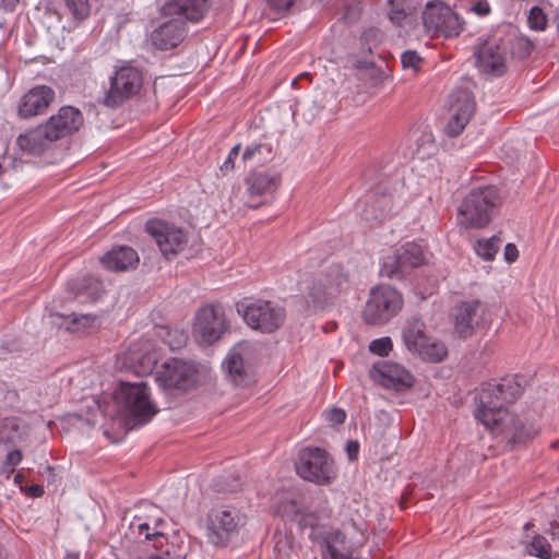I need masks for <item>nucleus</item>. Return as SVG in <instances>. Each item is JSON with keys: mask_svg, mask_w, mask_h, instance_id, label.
Returning a JSON list of instances; mask_svg holds the SVG:
<instances>
[{"mask_svg": "<svg viewBox=\"0 0 559 559\" xmlns=\"http://www.w3.org/2000/svg\"><path fill=\"white\" fill-rule=\"evenodd\" d=\"M404 0H389L391 12L390 19L393 22L400 23L406 16V11L403 8Z\"/></svg>", "mask_w": 559, "mask_h": 559, "instance_id": "58836bf2", "label": "nucleus"}, {"mask_svg": "<svg viewBox=\"0 0 559 559\" xmlns=\"http://www.w3.org/2000/svg\"><path fill=\"white\" fill-rule=\"evenodd\" d=\"M504 259L508 263L514 262L519 257V250L515 245L507 243L503 252Z\"/></svg>", "mask_w": 559, "mask_h": 559, "instance_id": "49530a36", "label": "nucleus"}, {"mask_svg": "<svg viewBox=\"0 0 559 559\" xmlns=\"http://www.w3.org/2000/svg\"><path fill=\"white\" fill-rule=\"evenodd\" d=\"M231 382L237 386H247L253 382V376L245 366L243 359L236 348L231 349L223 362Z\"/></svg>", "mask_w": 559, "mask_h": 559, "instance_id": "bb28decb", "label": "nucleus"}, {"mask_svg": "<svg viewBox=\"0 0 559 559\" xmlns=\"http://www.w3.org/2000/svg\"><path fill=\"white\" fill-rule=\"evenodd\" d=\"M392 348V340L388 336L376 338L369 344L370 352L379 356H388Z\"/></svg>", "mask_w": 559, "mask_h": 559, "instance_id": "f704fd0d", "label": "nucleus"}, {"mask_svg": "<svg viewBox=\"0 0 559 559\" xmlns=\"http://www.w3.org/2000/svg\"><path fill=\"white\" fill-rule=\"evenodd\" d=\"M273 155V147L270 143H252L243 151L242 159L260 165L271 160Z\"/></svg>", "mask_w": 559, "mask_h": 559, "instance_id": "c756f323", "label": "nucleus"}, {"mask_svg": "<svg viewBox=\"0 0 559 559\" xmlns=\"http://www.w3.org/2000/svg\"><path fill=\"white\" fill-rule=\"evenodd\" d=\"M530 525H531V523H530V522H528V523H526V524L524 525V528H525V530H527V528L530 527Z\"/></svg>", "mask_w": 559, "mask_h": 559, "instance_id": "5fc2aeb1", "label": "nucleus"}, {"mask_svg": "<svg viewBox=\"0 0 559 559\" xmlns=\"http://www.w3.org/2000/svg\"><path fill=\"white\" fill-rule=\"evenodd\" d=\"M475 102L471 91L457 88L449 96V111L451 118L447 124L450 136L459 135L474 114Z\"/></svg>", "mask_w": 559, "mask_h": 559, "instance_id": "f3484780", "label": "nucleus"}, {"mask_svg": "<svg viewBox=\"0 0 559 559\" xmlns=\"http://www.w3.org/2000/svg\"><path fill=\"white\" fill-rule=\"evenodd\" d=\"M71 323L73 325V329H79V328H87L90 325H92L96 319L95 316H92V314H78V313H72L71 314Z\"/></svg>", "mask_w": 559, "mask_h": 559, "instance_id": "ea45409f", "label": "nucleus"}, {"mask_svg": "<svg viewBox=\"0 0 559 559\" xmlns=\"http://www.w3.org/2000/svg\"><path fill=\"white\" fill-rule=\"evenodd\" d=\"M28 491L34 497H41L44 495V488L40 485H32Z\"/></svg>", "mask_w": 559, "mask_h": 559, "instance_id": "09e8293b", "label": "nucleus"}, {"mask_svg": "<svg viewBox=\"0 0 559 559\" xmlns=\"http://www.w3.org/2000/svg\"><path fill=\"white\" fill-rule=\"evenodd\" d=\"M156 380L165 389L186 392L197 383V368L193 364L177 358L166 361L157 373Z\"/></svg>", "mask_w": 559, "mask_h": 559, "instance_id": "dca6fc26", "label": "nucleus"}, {"mask_svg": "<svg viewBox=\"0 0 559 559\" xmlns=\"http://www.w3.org/2000/svg\"><path fill=\"white\" fill-rule=\"evenodd\" d=\"M325 419L333 425H340L345 421L346 413L344 409L335 407L325 412Z\"/></svg>", "mask_w": 559, "mask_h": 559, "instance_id": "79ce46f5", "label": "nucleus"}, {"mask_svg": "<svg viewBox=\"0 0 559 559\" xmlns=\"http://www.w3.org/2000/svg\"><path fill=\"white\" fill-rule=\"evenodd\" d=\"M325 558L330 559H350V555L346 550L338 549L334 544L328 543L323 552Z\"/></svg>", "mask_w": 559, "mask_h": 559, "instance_id": "a19ab883", "label": "nucleus"}, {"mask_svg": "<svg viewBox=\"0 0 559 559\" xmlns=\"http://www.w3.org/2000/svg\"><path fill=\"white\" fill-rule=\"evenodd\" d=\"M348 284V276L338 265H333L328 275L326 283L313 282L309 288V297L314 307L322 305L328 296L343 290Z\"/></svg>", "mask_w": 559, "mask_h": 559, "instance_id": "4be33fe9", "label": "nucleus"}, {"mask_svg": "<svg viewBox=\"0 0 559 559\" xmlns=\"http://www.w3.org/2000/svg\"><path fill=\"white\" fill-rule=\"evenodd\" d=\"M135 559H183V557L171 555L168 550L162 551L158 548L148 555H138Z\"/></svg>", "mask_w": 559, "mask_h": 559, "instance_id": "37998d69", "label": "nucleus"}, {"mask_svg": "<svg viewBox=\"0 0 559 559\" xmlns=\"http://www.w3.org/2000/svg\"><path fill=\"white\" fill-rule=\"evenodd\" d=\"M23 476L21 474H16L14 477L15 483H20L22 480Z\"/></svg>", "mask_w": 559, "mask_h": 559, "instance_id": "864d4df0", "label": "nucleus"}, {"mask_svg": "<svg viewBox=\"0 0 559 559\" xmlns=\"http://www.w3.org/2000/svg\"><path fill=\"white\" fill-rule=\"evenodd\" d=\"M425 262L426 254L423 247L415 242H407L396 249L393 254L384 258L380 274L388 278L400 280Z\"/></svg>", "mask_w": 559, "mask_h": 559, "instance_id": "f8f14e48", "label": "nucleus"}, {"mask_svg": "<svg viewBox=\"0 0 559 559\" xmlns=\"http://www.w3.org/2000/svg\"><path fill=\"white\" fill-rule=\"evenodd\" d=\"M247 518L235 508L219 509L209 515L206 537L216 547H225L245 526Z\"/></svg>", "mask_w": 559, "mask_h": 559, "instance_id": "9b49d317", "label": "nucleus"}, {"mask_svg": "<svg viewBox=\"0 0 559 559\" xmlns=\"http://www.w3.org/2000/svg\"><path fill=\"white\" fill-rule=\"evenodd\" d=\"M248 193L262 195L275 190L277 178L266 173H254L247 178Z\"/></svg>", "mask_w": 559, "mask_h": 559, "instance_id": "c85d7f7f", "label": "nucleus"}, {"mask_svg": "<svg viewBox=\"0 0 559 559\" xmlns=\"http://www.w3.org/2000/svg\"><path fill=\"white\" fill-rule=\"evenodd\" d=\"M401 62L404 69L417 71L423 63V58L417 53V51L407 50L402 53Z\"/></svg>", "mask_w": 559, "mask_h": 559, "instance_id": "c9c22d12", "label": "nucleus"}, {"mask_svg": "<svg viewBox=\"0 0 559 559\" xmlns=\"http://www.w3.org/2000/svg\"><path fill=\"white\" fill-rule=\"evenodd\" d=\"M143 83L141 71L130 64L119 67L109 78V87L105 91L102 104L108 108H118L134 97Z\"/></svg>", "mask_w": 559, "mask_h": 559, "instance_id": "423d86ee", "label": "nucleus"}, {"mask_svg": "<svg viewBox=\"0 0 559 559\" xmlns=\"http://www.w3.org/2000/svg\"><path fill=\"white\" fill-rule=\"evenodd\" d=\"M240 152V144H236L228 153L227 158L221 166V170L228 171L234 168V160L237 158Z\"/></svg>", "mask_w": 559, "mask_h": 559, "instance_id": "c03bdc74", "label": "nucleus"}, {"mask_svg": "<svg viewBox=\"0 0 559 559\" xmlns=\"http://www.w3.org/2000/svg\"><path fill=\"white\" fill-rule=\"evenodd\" d=\"M26 435V426L19 417H5L0 421V440L14 443Z\"/></svg>", "mask_w": 559, "mask_h": 559, "instance_id": "cd10ccee", "label": "nucleus"}, {"mask_svg": "<svg viewBox=\"0 0 559 559\" xmlns=\"http://www.w3.org/2000/svg\"><path fill=\"white\" fill-rule=\"evenodd\" d=\"M83 114L73 106H62L57 114L52 115L45 126L49 130L52 139L58 141L76 131L83 126Z\"/></svg>", "mask_w": 559, "mask_h": 559, "instance_id": "aec40b11", "label": "nucleus"}, {"mask_svg": "<svg viewBox=\"0 0 559 559\" xmlns=\"http://www.w3.org/2000/svg\"><path fill=\"white\" fill-rule=\"evenodd\" d=\"M5 558H7L5 550L0 546V559H5Z\"/></svg>", "mask_w": 559, "mask_h": 559, "instance_id": "603ef678", "label": "nucleus"}, {"mask_svg": "<svg viewBox=\"0 0 559 559\" xmlns=\"http://www.w3.org/2000/svg\"><path fill=\"white\" fill-rule=\"evenodd\" d=\"M425 31L431 37L453 38L464 29L463 19L443 2H428L421 14Z\"/></svg>", "mask_w": 559, "mask_h": 559, "instance_id": "0eeeda50", "label": "nucleus"}, {"mask_svg": "<svg viewBox=\"0 0 559 559\" xmlns=\"http://www.w3.org/2000/svg\"><path fill=\"white\" fill-rule=\"evenodd\" d=\"M403 307L402 295L392 286L379 285L370 290L364 310V320L368 324H384L394 318Z\"/></svg>", "mask_w": 559, "mask_h": 559, "instance_id": "6e6552de", "label": "nucleus"}, {"mask_svg": "<svg viewBox=\"0 0 559 559\" xmlns=\"http://www.w3.org/2000/svg\"><path fill=\"white\" fill-rule=\"evenodd\" d=\"M527 23L533 31H544L547 26V17L539 7H533L527 16Z\"/></svg>", "mask_w": 559, "mask_h": 559, "instance_id": "72a5a7b5", "label": "nucleus"}, {"mask_svg": "<svg viewBox=\"0 0 559 559\" xmlns=\"http://www.w3.org/2000/svg\"><path fill=\"white\" fill-rule=\"evenodd\" d=\"M22 459L23 454L17 449L8 452L2 467L8 477L15 471V467L21 463Z\"/></svg>", "mask_w": 559, "mask_h": 559, "instance_id": "4c0bfd02", "label": "nucleus"}, {"mask_svg": "<svg viewBox=\"0 0 559 559\" xmlns=\"http://www.w3.org/2000/svg\"><path fill=\"white\" fill-rule=\"evenodd\" d=\"M227 331L226 318L219 306L206 305L195 314L193 333L198 342L211 345Z\"/></svg>", "mask_w": 559, "mask_h": 559, "instance_id": "4468645a", "label": "nucleus"}, {"mask_svg": "<svg viewBox=\"0 0 559 559\" xmlns=\"http://www.w3.org/2000/svg\"><path fill=\"white\" fill-rule=\"evenodd\" d=\"M549 532L554 538L559 539V523L557 521L550 523Z\"/></svg>", "mask_w": 559, "mask_h": 559, "instance_id": "8fccbe9b", "label": "nucleus"}, {"mask_svg": "<svg viewBox=\"0 0 559 559\" xmlns=\"http://www.w3.org/2000/svg\"><path fill=\"white\" fill-rule=\"evenodd\" d=\"M209 9L207 0H173L163 7L168 21L156 27L150 36L151 44L159 50L178 46L186 37V21L199 22Z\"/></svg>", "mask_w": 559, "mask_h": 559, "instance_id": "f03ea898", "label": "nucleus"}, {"mask_svg": "<svg viewBox=\"0 0 559 559\" xmlns=\"http://www.w3.org/2000/svg\"><path fill=\"white\" fill-rule=\"evenodd\" d=\"M478 69L496 76L502 75L506 71L504 50L493 40H486L475 52Z\"/></svg>", "mask_w": 559, "mask_h": 559, "instance_id": "5701e85b", "label": "nucleus"}, {"mask_svg": "<svg viewBox=\"0 0 559 559\" xmlns=\"http://www.w3.org/2000/svg\"><path fill=\"white\" fill-rule=\"evenodd\" d=\"M294 2L295 0H267L270 7L278 12L288 10Z\"/></svg>", "mask_w": 559, "mask_h": 559, "instance_id": "a18cd8bd", "label": "nucleus"}, {"mask_svg": "<svg viewBox=\"0 0 559 559\" xmlns=\"http://www.w3.org/2000/svg\"><path fill=\"white\" fill-rule=\"evenodd\" d=\"M114 399L128 423L133 426L147 424L158 412L143 381H121L115 390Z\"/></svg>", "mask_w": 559, "mask_h": 559, "instance_id": "20e7f679", "label": "nucleus"}, {"mask_svg": "<svg viewBox=\"0 0 559 559\" xmlns=\"http://www.w3.org/2000/svg\"><path fill=\"white\" fill-rule=\"evenodd\" d=\"M403 342L407 349L423 359L439 362L448 355L447 346L427 335L426 324L419 319H411L403 329Z\"/></svg>", "mask_w": 559, "mask_h": 559, "instance_id": "1a4fd4ad", "label": "nucleus"}, {"mask_svg": "<svg viewBox=\"0 0 559 559\" xmlns=\"http://www.w3.org/2000/svg\"><path fill=\"white\" fill-rule=\"evenodd\" d=\"M145 230L154 238L160 252L167 259L178 254L187 243L186 233L163 219L153 218L147 221Z\"/></svg>", "mask_w": 559, "mask_h": 559, "instance_id": "2eb2a0df", "label": "nucleus"}, {"mask_svg": "<svg viewBox=\"0 0 559 559\" xmlns=\"http://www.w3.org/2000/svg\"><path fill=\"white\" fill-rule=\"evenodd\" d=\"M140 261L138 252L129 246H117L102 258V263L109 271L126 272L134 269Z\"/></svg>", "mask_w": 559, "mask_h": 559, "instance_id": "393cba45", "label": "nucleus"}, {"mask_svg": "<svg viewBox=\"0 0 559 559\" xmlns=\"http://www.w3.org/2000/svg\"><path fill=\"white\" fill-rule=\"evenodd\" d=\"M166 521L160 516H147L143 519L141 516H134L132 522L130 523V531L132 534H138L139 537L143 536V540L138 543V549L144 550L146 540H153L154 548H162L163 545L167 542L165 536L164 527L166 526Z\"/></svg>", "mask_w": 559, "mask_h": 559, "instance_id": "412c9836", "label": "nucleus"}, {"mask_svg": "<svg viewBox=\"0 0 559 559\" xmlns=\"http://www.w3.org/2000/svg\"><path fill=\"white\" fill-rule=\"evenodd\" d=\"M71 14L78 20H84L91 12L90 0H63Z\"/></svg>", "mask_w": 559, "mask_h": 559, "instance_id": "473e14b6", "label": "nucleus"}, {"mask_svg": "<svg viewBox=\"0 0 559 559\" xmlns=\"http://www.w3.org/2000/svg\"><path fill=\"white\" fill-rule=\"evenodd\" d=\"M295 468L302 479L320 486L331 484L337 475L334 460L325 450L318 447L301 449Z\"/></svg>", "mask_w": 559, "mask_h": 559, "instance_id": "39448f33", "label": "nucleus"}, {"mask_svg": "<svg viewBox=\"0 0 559 559\" xmlns=\"http://www.w3.org/2000/svg\"><path fill=\"white\" fill-rule=\"evenodd\" d=\"M525 550L528 555L540 559H549L551 557V546L547 538L542 535H535L532 540L526 544Z\"/></svg>", "mask_w": 559, "mask_h": 559, "instance_id": "2f4dec72", "label": "nucleus"}, {"mask_svg": "<svg viewBox=\"0 0 559 559\" xmlns=\"http://www.w3.org/2000/svg\"><path fill=\"white\" fill-rule=\"evenodd\" d=\"M249 206L255 209L258 207V204H249Z\"/></svg>", "mask_w": 559, "mask_h": 559, "instance_id": "6e6d98bb", "label": "nucleus"}, {"mask_svg": "<svg viewBox=\"0 0 559 559\" xmlns=\"http://www.w3.org/2000/svg\"><path fill=\"white\" fill-rule=\"evenodd\" d=\"M522 395V386L514 379L485 384L479 394L475 418L493 433H504L512 443H525L539 433V427L527 418H519L506 408Z\"/></svg>", "mask_w": 559, "mask_h": 559, "instance_id": "f257e3e1", "label": "nucleus"}, {"mask_svg": "<svg viewBox=\"0 0 559 559\" xmlns=\"http://www.w3.org/2000/svg\"><path fill=\"white\" fill-rule=\"evenodd\" d=\"M56 142L52 139L49 130L41 123L34 129L20 134L16 139V144L22 152L28 155H40L47 151L51 143Z\"/></svg>", "mask_w": 559, "mask_h": 559, "instance_id": "b1692460", "label": "nucleus"}, {"mask_svg": "<svg viewBox=\"0 0 559 559\" xmlns=\"http://www.w3.org/2000/svg\"><path fill=\"white\" fill-rule=\"evenodd\" d=\"M372 377L382 386L397 392L409 389L414 383V378L408 370L391 361L376 364L372 368Z\"/></svg>", "mask_w": 559, "mask_h": 559, "instance_id": "6ab92c4d", "label": "nucleus"}, {"mask_svg": "<svg viewBox=\"0 0 559 559\" xmlns=\"http://www.w3.org/2000/svg\"><path fill=\"white\" fill-rule=\"evenodd\" d=\"M56 93L47 85H36L24 94L17 105L20 118L28 119L43 115L55 100Z\"/></svg>", "mask_w": 559, "mask_h": 559, "instance_id": "a211bd4d", "label": "nucleus"}, {"mask_svg": "<svg viewBox=\"0 0 559 559\" xmlns=\"http://www.w3.org/2000/svg\"><path fill=\"white\" fill-rule=\"evenodd\" d=\"M501 200L493 186L472 189L457 209V221L466 228H483L497 214Z\"/></svg>", "mask_w": 559, "mask_h": 559, "instance_id": "7ed1b4c3", "label": "nucleus"}, {"mask_svg": "<svg viewBox=\"0 0 559 559\" xmlns=\"http://www.w3.org/2000/svg\"><path fill=\"white\" fill-rule=\"evenodd\" d=\"M502 241L498 236H492L487 239H478L474 246L475 252L478 257L486 261L493 260Z\"/></svg>", "mask_w": 559, "mask_h": 559, "instance_id": "7c9ffc66", "label": "nucleus"}, {"mask_svg": "<svg viewBox=\"0 0 559 559\" xmlns=\"http://www.w3.org/2000/svg\"><path fill=\"white\" fill-rule=\"evenodd\" d=\"M64 559H80V555L78 552H68Z\"/></svg>", "mask_w": 559, "mask_h": 559, "instance_id": "3c124183", "label": "nucleus"}, {"mask_svg": "<svg viewBox=\"0 0 559 559\" xmlns=\"http://www.w3.org/2000/svg\"><path fill=\"white\" fill-rule=\"evenodd\" d=\"M481 304L479 300L463 301L455 309L454 328L455 332L465 337L469 335L478 319V312Z\"/></svg>", "mask_w": 559, "mask_h": 559, "instance_id": "a878e982", "label": "nucleus"}, {"mask_svg": "<svg viewBox=\"0 0 559 559\" xmlns=\"http://www.w3.org/2000/svg\"><path fill=\"white\" fill-rule=\"evenodd\" d=\"M347 452L349 460L356 459L357 452H358V444L357 442H349L347 444Z\"/></svg>", "mask_w": 559, "mask_h": 559, "instance_id": "de8ad7c7", "label": "nucleus"}, {"mask_svg": "<svg viewBox=\"0 0 559 559\" xmlns=\"http://www.w3.org/2000/svg\"><path fill=\"white\" fill-rule=\"evenodd\" d=\"M158 355L148 338L132 343L130 347L118 357L119 368L143 377L151 374L157 364Z\"/></svg>", "mask_w": 559, "mask_h": 559, "instance_id": "ddd939ff", "label": "nucleus"}, {"mask_svg": "<svg viewBox=\"0 0 559 559\" xmlns=\"http://www.w3.org/2000/svg\"><path fill=\"white\" fill-rule=\"evenodd\" d=\"M237 311L250 328L264 333L274 332L285 320L283 308L261 299L240 301L237 304Z\"/></svg>", "mask_w": 559, "mask_h": 559, "instance_id": "9d476101", "label": "nucleus"}, {"mask_svg": "<svg viewBox=\"0 0 559 559\" xmlns=\"http://www.w3.org/2000/svg\"><path fill=\"white\" fill-rule=\"evenodd\" d=\"M466 9L480 17H485L491 12L490 4L487 0H468Z\"/></svg>", "mask_w": 559, "mask_h": 559, "instance_id": "e433bc0d", "label": "nucleus"}]
</instances>
